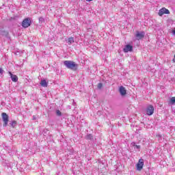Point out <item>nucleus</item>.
Returning a JSON list of instances; mask_svg holds the SVG:
<instances>
[{"instance_id": "1", "label": "nucleus", "mask_w": 175, "mask_h": 175, "mask_svg": "<svg viewBox=\"0 0 175 175\" xmlns=\"http://www.w3.org/2000/svg\"><path fill=\"white\" fill-rule=\"evenodd\" d=\"M64 65H65L67 69H70V70H74L76 72L79 68V64H76L75 62L70 60H66L64 62Z\"/></svg>"}, {"instance_id": "2", "label": "nucleus", "mask_w": 175, "mask_h": 175, "mask_svg": "<svg viewBox=\"0 0 175 175\" xmlns=\"http://www.w3.org/2000/svg\"><path fill=\"white\" fill-rule=\"evenodd\" d=\"M31 24H32L31 18H26L22 21L21 25L23 28H28V27H31Z\"/></svg>"}, {"instance_id": "3", "label": "nucleus", "mask_w": 175, "mask_h": 175, "mask_svg": "<svg viewBox=\"0 0 175 175\" xmlns=\"http://www.w3.org/2000/svg\"><path fill=\"white\" fill-rule=\"evenodd\" d=\"M1 116H2V120L4 122V124H3V126L6 127L8 126V123L9 122V116L5 112L2 113Z\"/></svg>"}, {"instance_id": "4", "label": "nucleus", "mask_w": 175, "mask_h": 175, "mask_svg": "<svg viewBox=\"0 0 175 175\" xmlns=\"http://www.w3.org/2000/svg\"><path fill=\"white\" fill-rule=\"evenodd\" d=\"M137 166V170L140 172L141 170H143V167L144 166V159H139L138 161V163L136 165Z\"/></svg>"}, {"instance_id": "5", "label": "nucleus", "mask_w": 175, "mask_h": 175, "mask_svg": "<svg viewBox=\"0 0 175 175\" xmlns=\"http://www.w3.org/2000/svg\"><path fill=\"white\" fill-rule=\"evenodd\" d=\"M145 35H146V32L137 31L135 34V38L137 40H140L144 38Z\"/></svg>"}, {"instance_id": "6", "label": "nucleus", "mask_w": 175, "mask_h": 175, "mask_svg": "<svg viewBox=\"0 0 175 175\" xmlns=\"http://www.w3.org/2000/svg\"><path fill=\"white\" fill-rule=\"evenodd\" d=\"M146 114L148 116H152V114H154V106L148 105L146 107Z\"/></svg>"}, {"instance_id": "7", "label": "nucleus", "mask_w": 175, "mask_h": 175, "mask_svg": "<svg viewBox=\"0 0 175 175\" xmlns=\"http://www.w3.org/2000/svg\"><path fill=\"white\" fill-rule=\"evenodd\" d=\"M163 14H170V11L165 8H163L159 11V16H163Z\"/></svg>"}, {"instance_id": "8", "label": "nucleus", "mask_w": 175, "mask_h": 175, "mask_svg": "<svg viewBox=\"0 0 175 175\" xmlns=\"http://www.w3.org/2000/svg\"><path fill=\"white\" fill-rule=\"evenodd\" d=\"M123 51L124 53H129V51H133V46L131 44L125 45L124 48L123 49Z\"/></svg>"}, {"instance_id": "9", "label": "nucleus", "mask_w": 175, "mask_h": 175, "mask_svg": "<svg viewBox=\"0 0 175 175\" xmlns=\"http://www.w3.org/2000/svg\"><path fill=\"white\" fill-rule=\"evenodd\" d=\"M10 76V78H11V80L14 82V83H17L18 81V77H17V75H13L12 73V72L9 71L8 72Z\"/></svg>"}, {"instance_id": "10", "label": "nucleus", "mask_w": 175, "mask_h": 175, "mask_svg": "<svg viewBox=\"0 0 175 175\" xmlns=\"http://www.w3.org/2000/svg\"><path fill=\"white\" fill-rule=\"evenodd\" d=\"M119 92L121 96H125L126 95V89L122 85L119 88Z\"/></svg>"}, {"instance_id": "11", "label": "nucleus", "mask_w": 175, "mask_h": 175, "mask_svg": "<svg viewBox=\"0 0 175 175\" xmlns=\"http://www.w3.org/2000/svg\"><path fill=\"white\" fill-rule=\"evenodd\" d=\"M131 146H133V147H134V148L137 150V151H140V148H142V146H140V145H136V142H132Z\"/></svg>"}, {"instance_id": "12", "label": "nucleus", "mask_w": 175, "mask_h": 175, "mask_svg": "<svg viewBox=\"0 0 175 175\" xmlns=\"http://www.w3.org/2000/svg\"><path fill=\"white\" fill-rule=\"evenodd\" d=\"M10 126H12V128H15L17 126V121L16 120L10 121Z\"/></svg>"}, {"instance_id": "13", "label": "nucleus", "mask_w": 175, "mask_h": 175, "mask_svg": "<svg viewBox=\"0 0 175 175\" xmlns=\"http://www.w3.org/2000/svg\"><path fill=\"white\" fill-rule=\"evenodd\" d=\"M40 85L42 87H47L49 83H47V81L45 79H42V80H41Z\"/></svg>"}, {"instance_id": "14", "label": "nucleus", "mask_w": 175, "mask_h": 175, "mask_svg": "<svg viewBox=\"0 0 175 175\" xmlns=\"http://www.w3.org/2000/svg\"><path fill=\"white\" fill-rule=\"evenodd\" d=\"M85 139L86 140H92L94 139V136H92V134H88Z\"/></svg>"}, {"instance_id": "15", "label": "nucleus", "mask_w": 175, "mask_h": 175, "mask_svg": "<svg viewBox=\"0 0 175 175\" xmlns=\"http://www.w3.org/2000/svg\"><path fill=\"white\" fill-rule=\"evenodd\" d=\"M68 44H72V43H75V39L73 38V37H70L68 38Z\"/></svg>"}, {"instance_id": "16", "label": "nucleus", "mask_w": 175, "mask_h": 175, "mask_svg": "<svg viewBox=\"0 0 175 175\" xmlns=\"http://www.w3.org/2000/svg\"><path fill=\"white\" fill-rule=\"evenodd\" d=\"M39 23H40V24H43V23H44V18H43V16H40V17L39 18Z\"/></svg>"}, {"instance_id": "17", "label": "nucleus", "mask_w": 175, "mask_h": 175, "mask_svg": "<svg viewBox=\"0 0 175 175\" xmlns=\"http://www.w3.org/2000/svg\"><path fill=\"white\" fill-rule=\"evenodd\" d=\"M102 87H103V83H99L97 85V88H98V90H101Z\"/></svg>"}, {"instance_id": "18", "label": "nucleus", "mask_w": 175, "mask_h": 175, "mask_svg": "<svg viewBox=\"0 0 175 175\" xmlns=\"http://www.w3.org/2000/svg\"><path fill=\"white\" fill-rule=\"evenodd\" d=\"M56 114L58 116V117H61V116H62V113L59 110L56 111Z\"/></svg>"}, {"instance_id": "19", "label": "nucleus", "mask_w": 175, "mask_h": 175, "mask_svg": "<svg viewBox=\"0 0 175 175\" xmlns=\"http://www.w3.org/2000/svg\"><path fill=\"white\" fill-rule=\"evenodd\" d=\"M170 103H172V105H174V103H175V97L171 98Z\"/></svg>"}, {"instance_id": "20", "label": "nucleus", "mask_w": 175, "mask_h": 175, "mask_svg": "<svg viewBox=\"0 0 175 175\" xmlns=\"http://www.w3.org/2000/svg\"><path fill=\"white\" fill-rule=\"evenodd\" d=\"M3 73H5V70L2 68H0V75H3Z\"/></svg>"}, {"instance_id": "21", "label": "nucleus", "mask_w": 175, "mask_h": 175, "mask_svg": "<svg viewBox=\"0 0 175 175\" xmlns=\"http://www.w3.org/2000/svg\"><path fill=\"white\" fill-rule=\"evenodd\" d=\"M157 136V137H159V139H161V137H162V135H161V134H158Z\"/></svg>"}, {"instance_id": "22", "label": "nucleus", "mask_w": 175, "mask_h": 175, "mask_svg": "<svg viewBox=\"0 0 175 175\" xmlns=\"http://www.w3.org/2000/svg\"><path fill=\"white\" fill-rule=\"evenodd\" d=\"M3 33H6V31H1V35H3Z\"/></svg>"}, {"instance_id": "23", "label": "nucleus", "mask_w": 175, "mask_h": 175, "mask_svg": "<svg viewBox=\"0 0 175 175\" xmlns=\"http://www.w3.org/2000/svg\"><path fill=\"white\" fill-rule=\"evenodd\" d=\"M88 2H91L93 0H86Z\"/></svg>"}, {"instance_id": "24", "label": "nucleus", "mask_w": 175, "mask_h": 175, "mask_svg": "<svg viewBox=\"0 0 175 175\" xmlns=\"http://www.w3.org/2000/svg\"><path fill=\"white\" fill-rule=\"evenodd\" d=\"M73 105H76V103H75V100H73Z\"/></svg>"}, {"instance_id": "25", "label": "nucleus", "mask_w": 175, "mask_h": 175, "mask_svg": "<svg viewBox=\"0 0 175 175\" xmlns=\"http://www.w3.org/2000/svg\"><path fill=\"white\" fill-rule=\"evenodd\" d=\"M33 120H36V118H35V116H33Z\"/></svg>"}]
</instances>
